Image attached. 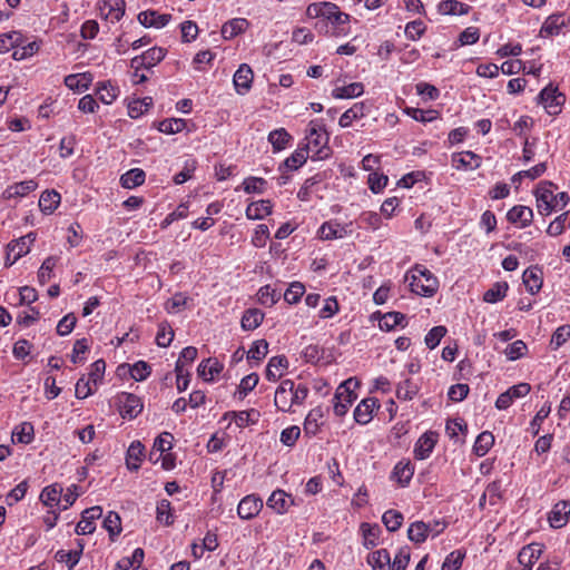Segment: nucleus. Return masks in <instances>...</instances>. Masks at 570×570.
I'll return each mask as SVG.
<instances>
[{
	"mask_svg": "<svg viewBox=\"0 0 570 570\" xmlns=\"http://www.w3.org/2000/svg\"><path fill=\"white\" fill-rule=\"evenodd\" d=\"M306 16L311 19H322L330 23L326 33L334 37H343L350 33V14L340 10L338 6L333 2H314L306 9Z\"/></svg>",
	"mask_w": 570,
	"mask_h": 570,
	"instance_id": "1",
	"label": "nucleus"
},
{
	"mask_svg": "<svg viewBox=\"0 0 570 570\" xmlns=\"http://www.w3.org/2000/svg\"><path fill=\"white\" fill-rule=\"evenodd\" d=\"M304 141L302 146L307 149L313 160H323L332 155L328 146L330 135L322 119H313L308 122Z\"/></svg>",
	"mask_w": 570,
	"mask_h": 570,
	"instance_id": "2",
	"label": "nucleus"
},
{
	"mask_svg": "<svg viewBox=\"0 0 570 570\" xmlns=\"http://www.w3.org/2000/svg\"><path fill=\"white\" fill-rule=\"evenodd\" d=\"M308 392L305 384H295L289 379L283 380L275 391L274 404L278 411L291 412L294 405L305 402Z\"/></svg>",
	"mask_w": 570,
	"mask_h": 570,
	"instance_id": "3",
	"label": "nucleus"
},
{
	"mask_svg": "<svg viewBox=\"0 0 570 570\" xmlns=\"http://www.w3.org/2000/svg\"><path fill=\"white\" fill-rule=\"evenodd\" d=\"M411 291L423 297H432L439 289V279L424 266H415L410 277Z\"/></svg>",
	"mask_w": 570,
	"mask_h": 570,
	"instance_id": "4",
	"label": "nucleus"
},
{
	"mask_svg": "<svg viewBox=\"0 0 570 570\" xmlns=\"http://www.w3.org/2000/svg\"><path fill=\"white\" fill-rule=\"evenodd\" d=\"M360 386V382L355 377H350L342 382L332 400L333 411L336 416H344L353 402L357 399L355 390Z\"/></svg>",
	"mask_w": 570,
	"mask_h": 570,
	"instance_id": "5",
	"label": "nucleus"
},
{
	"mask_svg": "<svg viewBox=\"0 0 570 570\" xmlns=\"http://www.w3.org/2000/svg\"><path fill=\"white\" fill-rule=\"evenodd\" d=\"M538 101L549 115L556 116L561 112L566 96L559 91L558 87L549 83L540 91Z\"/></svg>",
	"mask_w": 570,
	"mask_h": 570,
	"instance_id": "6",
	"label": "nucleus"
},
{
	"mask_svg": "<svg viewBox=\"0 0 570 570\" xmlns=\"http://www.w3.org/2000/svg\"><path fill=\"white\" fill-rule=\"evenodd\" d=\"M352 232V223L341 224L335 219H331L320 226L317 235L323 240H333L344 238L351 235Z\"/></svg>",
	"mask_w": 570,
	"mask_h": 570,
	"instance_id": "7",
	"label": "nucleus"
},
{
	"mask_svg": "<svg viewBox=\"0 0 570 570\" xmlns=\"http://www.w3.org/2000/svg\"><path fill=\"white\" fill-rule=\"evenodd\" d=\"M557 186L551 181H541L535 189L537 208L541 215H550L553 212V206L550 203L553 202V194Z\"/></svg>",
	"mask_w": 570,
	"mask_h": 570,
	"instance_id": "8",
	"label": "nucleus"
},
{
	"mask_svg": "<svg viewBox=\"0 0 570 570\" xmlns=\"http://www.w3.org/2000/svg\"><path fill=\"white\" fill-rule=\"evenodd\" d=\"M439 525V522H435V524L432 525L431 523H425L423 521H415L410 524L407 529V537L414 543H422L431 533L433 535H438L441 531H443L444 527L441 529H435Z\"/></svg>",
	"mask_w": 570,
	"mask_h": 570,
	"instance_id": "9",
	"label": "nucleus"
},
{
	"mask_svg": "<svg viewBox=\"0 0 570 570\" xmlns=\"http://www.w3.org/2000/svg\"><path fill=\"white\" fill-rule=\"evenodd\" d=\"M439 434L434 431L424 432L415 442L413 454L416 460H425L428 459L436 443H438Z\"/></svg>",
	"mask_w": 570,
	"mask_h": 570,
	"instance_id": "10",
	"label": "nucleus"
},
{
	"mask_svg": "<svg viewBox=\"0 0 570 570\" xmlns=\"http://www.w3.org/2000/svg\"><path fill=\"white\" fill-rule=\"evenodd\" d=\"M263 509V500L255 495V494H248L244 497L237 507V514L242 520H252Z\"/></svg>",
	"mask_w": 570,
	"mask_h": 570,
	"instance_id": "11",
	"label": "nucleus"
},
{
	"mask_svg": "<svg viewBox=\"0 0 570 570\" xmlns=\"http://www.w3.org/2000/svg\"><path fill=\"white\" fill-rule=\"evenodd\" d=\"M102 514V508L95 505L86 509L81 514V520L77 523L76 533L79 535L91 534L96 530L95 520Z\"/></svg>",
	"mask_w": 570,
	"mask_h": 570,
	"instance_id": "12",
	"label": "nucleus"
},
{
	"mask_svg": "<svg viewBox=\"0 0 570 570\" xmlns=\"http://www.w3.org/2000/svg\"><path fill=\"white\" fill-rule=\"evenodd\" d=\"M414 475V465L410 460L399 461L390 475V480L396 482L401 488H405L410 484Z\"/></svg>",
	"mask_w": 570,
	"mask_h": 570,
	"instance_id": "13",
	"label": "nucleus"
},
{
	"mask_svg": "<svg viewBox=\"0 0 570 570\" xmlns=\"http://www.w3.org/2000/svg\"><path fill=\"white\" fill-rule=\"evenodd\" d=\"M380 407L376 397H366L362 400L354 410V420L362 425L372 421L374 411Z\"/></svg>",
	"mask_w": 570,
	"mask_h": 570,
	"instance_id": "14",
	"label": "nucleus"
},
{
	"mask_svg": "<svg viewBox=\"0 0 570 570\" xmlns=\"http://www.w3.org/2000/svg\"><path fill=\"white\" fill-rule=\"evenodd\" d=\"M254 73L252 68L247 63H242L233 77L234 87L237 94H247L253 83Z\"/></svg>",
	"mask_w": 570,
	"mask_h": 570,
	"instance_id": "15",
	"label": "nucleus"
},
{
	"mask_svg": "<svg viewBox=\"0 0 570 570\" xmlns=\"http://www.w3.org/2000/svg\"><path fill=\"white\" fill-rule=\"evenodd\" d=\"M371 109V104L367 101L355 102L350 109L344 111L338 119V125L342 128L350 127L353 121L361 119L368 115Z\"/></svg>",
	"mask_w": 570,
	"mask_h": 570,
	"instance_id": "16",
	"label": "nucleus"
},
{
	"mask_svg": "<svg viewBox=\"0 0 570 570\" xmlns=\"http://www.w3.org/2000/svg\"><path fill=\"white\" fill-rule=\"evenodd\" d=\"M451 163L458 170H473L481 166V157L473 151L466 150L453 154Z\"/></svg>",
	"mask_w": 570,
	"mask_h": 570,
	"instance_id": "17",
	"label": "nucleus"
},
{
	"mask_svg": "<svg viewBox=\"0 0 570 570\" xmlns=\"http://www.w3.org/2000/svg\"><path fill=\"white\" fill-rule=\"evenodd\" d=\"M324 410L321 406L312 409L303 423L304 435L308 439L314 438L323 425Z\"/></svg>",
	"mask_w": 570,
	"mask_h": 570,
	"instance_id": "18",
	"label": "nucleus"
},
{
	"mask_svg": "<svg viewBox=\"0 0 570 570\" xmlns=\"http://www.w3.org/2000/svg\"><path fill=\"white\" fill-rule=\"evenodd\" d=\"M569 515L570 502L562 500L553 505L552 510L549 513L548 521L552 528L560 529L568 523Z\"/></svg>",
	"mask_w": 570,
	"mask_h": 570,
	"instance_id": "19",
	"label": "nucleus"
},
{
	"mask_svg": "<svg viewBox=\"0 0 570 570\" xmlns=\"http://www.w3.org/2000/svg\"><path fill=\"white\" fill-rule=\"evenodd\" d=\"M569 18L564 13H554L549 16L543 22L540 35L541 37H552L561 32L562 28L567 27Z\"/></svg>",
	"mask_w": 570,
	"mask_h": 570,
	"instance_id": "20",
	"label": "nucleus"
},
{
	"mask_svg": "<svg viewBox=\"0 0 570 570\" xmlns=\"http://www.w3.org/2000/svg\"><path fill=\"white\" fill-rule=\"evenodd\" d=\"M267 507L274 510L277 514H284L294 504V499L283 490H275L272 492L266 502Z\"/></svg>",
	"mask_w": 570,
	"mask_h": 570,
	"instance_id": "21",
	"label": "nucleus"
},
{
	"mask_svg": "<svg viewBox=\"0 0 570 570\" xmlns=\"http://www.w3.org/2000/svg\"><path fill=\"white\" fill-rule=\"evenodd\" d=\"M137 19L145 28L160 29L171 20V14L158 13L156 10H146L140 12Z\"/></svg>",
	"mask_w": 570,
	"mask_h": 570,
	"instance_id": "22",
	"label": "nucleus"
},
{
	"mask_svg": "<svg viewBox=\"0 0 570 570\" xmlns=\"http://www.w3.org/2000/svg\"><path fill=\"white\" fill-rule=\"evenodd\" d=\"M36 233L30 232L27 235L10 242L7 245V249L13 253L12 262H17L22 256L27 255L30 252L31 245L36 240Z\"/></svg>",
	"mask_w": 570,
	"mask_h": 570,
	"instance_id": "23",
	"label": "nucleus"
},
{
	"mask_svg": "<svg viewBox=\"0 0 570 570\" xmlns=\"http://www.w3.org/2000/svg\"><path fill=\"white\" fill-rule=\"evenodd\" d=\"M507 219L520 228L529 226L533 219V212L530 207L523 205L513 206L507 213Z\"/></svg>",
	"mask_w": 570,
	"mask_h": 570,
	"instance_id": "24",
	"label": "nucleus"
},
{
	"mask_svg": "<svg viewBox=\"0 0 570 570\" xmlns=\"http://www.w3.org/2000/svg\"><path fill=\"white\" fill-rule=\"evenodd\" d=\"M101 17L111 23L118 22L125 14L124 0H106L100 7Z\"/></svg>",
	"mask_w": 570,
	"mask_h": 570,
	"instance_id": "25",
	"label": "nucleus"
},
{
	"mask_svg": "<svg viewBox=\"0 0 570 570\" xmlns=\"http://www.w3.org/2000/svg\"><path fill=\"white\" fill-rule=\"evenodd\" d=\"M288 368V360L284 355H277L269 358L266 366L265 376L271 382H276Z\"/></svg>",
	"mask_w": 570,
	"mask_h": 570,
	"instance_id": "26",
	"label": "nucleus"
},
{
	"mask_svg": "<svg viewBox=\"0 0 570 570\" xmlns=\"http://www.w3.org/2000/svg\"><path fill=\"white\" fill-rule=\"evenodd\" d=\"M120 402V414L122 417L134 419L142 411L141 400L135 394L126 393Z\"/></svg>",
	"mask_w": 570,
	"mask_h": 570,
	"instance_id": "27",
	"label": "nucleus"
},
{
	"mask_svg": "<svg viewBox=\"0 0 570 570\" xmlns=\"http://www.w3.org/2000/svg\"><path fill=\"white\" fill-rule=\"evenodd\" d=\"M224 368L223 363H220L217 358H207L199 363L197 367L198 375L204 379L206 382L214 381L215 376H217Z\"/></svg>",
	"mask_w": 570,
	"mask_h": 570,
	"instance_id": "28",
	"label": "nucleus"
},
{
	"mask_svg": "<svg viewBox=\"0 0 570 570\" xmlns=\"http://www.w3.org/2000/svg\"><path fill=\"white\" fill-rule=\"evenodd\" d=\"M273 204L268 199H261L250 203L246 208V217L252 220H259L271 215Z\"/></svg>",
	"mask_w": 570,
	"mask_h": 570,
	"instance_id": "29",
	"label": "nucleus"
},
{
	"mask_svg": "<svg viewBox=\"0 0 570 570\" xmlns=\"http://www.w3.org/2000/svg\"><path fill=\"white\" fill-rule=\"evenodd\" d=\"M523 284L527 291L534 295L539 293L542 287V272L538 267H529L522 275Z\"/></svg>",
	"mask_w": 570,
	"mask_h": 570,
	"instance_id": "30",
	"label": "nucleus"
},
{
	"mask_svg": "<svg viewBox=\"0 0 570 570\" xmlns=\"http://www.w3.org/2000/svg\"><path fill=\"white\" fill-rule=\"evenodd\" d=\"M145 446L140 441H134L126 453V465L130 471H137L144 458Z\"/></svg>",
	"mask_w": 570,
	"mask_h": 570,
	"instance_id": "31",
	"label": "nucleus"
},
{
	"mask_svg": "<svg viewBox=\"0 0 570 570\" xmlns=\"http://www.w3.org/2000/svg\"><path fill=\"white\" fill-rule=\"evenodd\" d=\"M92 75L90 72L75 73L68 75L65 78V85L75 91H85L87 90L92 82Z\"/></svg>",
	"mask_w": 570,
	"mask_h": 570,
	"instance_id": "32",
	"label": "nucleus"
},
{
	"mask_svg": "<svg viewBox=\"0 0 570 570\" xmlns=\"http://www.w3.org/2000/svg\"><path fill=\"white\" fill-rule=\"evenodd\" d=\"M372 570H391V556L386 549H379L367 556Z\"/></svg>",
	"mask_w": 570,
	"mask_h": 570,
	"instance_id": "33",
	"label": "nucleus"
},
{
	"mask_svg": "<svg viewBox=\"0 0 570 570\" xmlns=\"http://www.w3.org/2000/svg\"><path fill=\"white\" fill-rule=\"evenodd\" d=\"M96 94L102 104L110 105L117 99L120 90L117 86L112 85V82L108 80L98 82Z\"/></svg>",
	"mask_w": 570,
	"mask_h": 570,
	"instance_id": "34",
	"label": "nucleus"
},
{
	"mask_svg": "<svg viewBox=\"0 0 570 570\" xmlns=\"http://www.w3.org/2000/svg\"><path fill=\"white\" fill-rule=\"evenodd\" d=\"M308 157H311V155L307 149L299 145L298 148L279 166V170L283 168L296 170L306 163Z\"/></svg>",
	"mask_w": 570,
	"mask_h": 570,
	"instance_id": "35",
	"label": "nucleus"
},
{
	"mask_svg": "<svg viewBox=\"0 0 570 570\" xmlns=\"http://www.w3.org/2000/svg\"><path fill=\"white\" fill-rule=\"evenodd\" d=\"M471 7L466 3L460 2L458 0H443L438 6V11L441 14H451V16H464L468 14Z\"/></svg>",
	"mask_w": 570,
	"mask_h": 570,
	"instance_id": "36",
	"label": "nucleus"
},
{
	"mask_svg": "<svg viewBox=\"0 0 570 570\" xmlns=\"http://www.w3.org/2000/svg\"><path fill=\"white\" fill-rule=\"evenodd\" d=\"M248 21L244 18H234L223 24L222 36L224 39H233L243 33L248 28Z\"/></svg>",
	"mask_w": 570,
	"mask_h": 570,
	"instance_id": "37",
	"label": "nucleus"
},
{
	"mask_svg": "<svg viewBox=\"0 0 570 570\" xmlns=\"http://www.w3.org/2000/svg\"><path fill=\"white\" fill-rule=\"evenodd\" d=\"M364 92V85L362 82H352L346 86L336 87L332 91L335 99H351L362 96Z\"/></svg>",
	"mask_w": 570,
	"mask_h": 570,
	"instance_id": "38",
	"label": "nucleus"
},
{
	"mask_svg": "<svg viewBox=\"0 0 570 570\" xmlns=\"http://www.w3.org/2000/svg\"><path fill=\"white\" fill-rule=\"evenodd\" d=\"M146 174L140 168H132L120 177V184L126 189H132L145 183Z\"/></svg>",
	"mask_w": 570,
	"mask_h": 570,
	"instance_id": "39",
	"label": "nucleus"
},
{
	"mask_svg": "<svg viewBox=\"0 0 570 570\" xmlns=\"http://www.w3.org/2000/svg\"><path fill=\"white\" fill-rule=\"evenodd\" d=\"M406 317L404 314L400 312H389L385 313L379 321V327L382 331H392L396 326L404 327L406 325Z\"/></svg>",
	"mask_w": 570,
	"mask_h": 570,
	"instance_id": "40",
	"label": "nucleus"
},
{
	"mask_svg": "<svg viewBox=\"0 0 570 570\" xmlns=\"http://www.w3.org/2000/svg\"><path fill=\"white\" fill-rule=\"evenodd\" d=\"M61 196L56 190H45L39 198V207L42 213L51 214L59 206Z\"/></svg>",
	"mask_w": 570,
	"mask_h": 570,
	"instance_id": "41",
	"label": "nucleus"
},
{
	"mask_svg": "<svg viewBox=\"0 0 570 570\" xmlns=\"http://www.w3.org/2000/svg\"><path fill=\"white\" fill-rule=\"evenodd\" d=\"M61 492H62V488L60 485H58V484L48 485L42 490V492L40 494V500L47 507H50V508H53L56 505L60 507Z\"/></svg>",
	"mask_w": 570,
	"mask_h": 570,
	"instance_id": "42",
	"label": "nucleus"
},
{
	"mask_svg": "<svg viewBox=\"0 0 570 570\" xmlns=\"http://www.w3.org/2000/svg\"><path fill=\"white\" fill-rule=\"evenodd\" d=\"M264 320V313L258 308H249L245 311L242 317V328L244 331H254Z\"/></svg>",
	"mask_w": 570,
	"mask_h": 570,
	"instance_id": "43",
	"label": "nucleus"
},
{
	"mask_svg": "<svg viewBox=\"0 0 570 570\" xmlns=\"http://www.w3.org/2000/svg\"><path fill=\"white\" fill-rule=\"evenodd\" d=\"M35 438L33 425L30 422H22L17 425L12 432V441L22 444H29Z\"/></svg>",
	"mask_w": 570,
	"mask_h": 570,
	"instance_id": "44",
	"label": "nucleus"
},
{
	"mask_svg": "<svg viewBox=\"0 0 570 570\" xmlns=\"http://www.w3.org/2000/svg\"><path fill=\"white\" fill-rule=\"evenodd\" d=\"M363 544L366 549H372L379 543L381 528L379 524L362 523Z\"/></svg>",
	"mask_w": 570,
	"mask_h": 570,
	"instance_id": "45",
	"label": "nucleus"
},
{
	"mask_svg": "<svg viewBox=\"0 0 570 570\" xmlns=\"http://www.w3.org/2000/svg\"><path fill=\"white\" fill-rule=\"evenodd\" d=\"M173 434L169 432H163L160 435H158L154 441L150 460H153L155 452L159 453V455L155 459V462H157L164 453L170 451L173 448Z\"/></svg>",
	"mask_w": 570,
	"mask_h": 570,
	"instance_id": "46",
	"label": "nucleus"
},
{
	"mask_svg": "<svg viewBox=\"0 0 570 570\" xmlns=\"http://www.w3.org/2000/svg\"><path fill=\"white\" fill-rule=\"evenodd\" d=\"M292 136L285 128L274 129L268 134V141L273 146L274 151H281L287 147Z\"/></svg>",
	"mask_w": 570,
	"mask_h": 570,
	"instance_id": "47",
	"label": "nucleus"
},
{
	"mask_svg": "<svg viewBox=\"0 0 570 570\" xmlns=\"http://www.w3.org/2000/svg\"><path fill=\"white\" fill-rule=\"evenodd\" d=\"M494 444V436L491 432L480 433L473 444V452L476 456H484Z\"/></svg>",
	"mask_w": 570,
	"mask_h": 570,
	"instance_id": "48",
	"label": "nucleus"
},
{
	"mask_svg": "<svg viewBox=\"0 0 570 570\" xmlns=\"http://www.w3.org/2000/svg\"><path fill=\"white\" fill-rule=\"evenodd\" d=\"M404 112L412 119L423 124L432 122L440 117L439 111L434 109L423 110L420 108L406 107Z\"/></svg>",
	"mask_w": 570,
	"mask_h": 570,
	"instance_id": "49",
	"label": "nucleus"
},
{
	"mask_svg": "<svg viewBox=\"0 0 570 570\" xmlns=\"http://www.w3.org/2000/svg\"><path fill=\"white\" fill-rule=\"evenodd\" d=\"M58 261V256H49L42 262L38 271V281L41 285L47 284L53 277V268Z\"/></svg>",
	"mask_w": 570,
	"mask_h": 570,
	"instance_id": "50",
	"label": "nucleus"
},
{
	"mask_svg": "<svg viewBox=\"0 0 570 570\" xmlns=\"http://www.w3.org/2000/svg\"><path fill=\"white\" fill-rule=\"evenodd\" d=\"M153 106V98L145 97L142 99H136L128 104V116L132 119H137L142 116Z\"/></svg>",
	"mask_w": 570,
	"mask_h": 570,
	"instance_id": "51",
	"label": "nucleus"
},
{
	"mask_svg": "<svg viewBox=\"0 0 570 570\" xmlns=\"http://www.w3.org/2000/svg\"><path fill=\"white\" fill-rule=\"evenodd\" d=\"M508 288L509 286L505 282L495 283L484 293L483 301L491 304L498 303L507 296Z\"/></svg>",
	"mask_w": 570,
	"mask_h": 570,
	"instance_id": "52",
	"label": "nucleus"
},
{
	"mask_svg": "<svg viewBox=\"0 0 570 570\" xmlns=\"http://www.w3.org/2000/svg\"><path fill=\"white\" fill-rule=\"evenodd\" d=\"M22 42V35L18 31H11L0 35V53H6L20 46Z\"/></svg>",
	"mask_w": 570,
	"mask_h": 570,
	"instance_id": "53",
	"label": "nucleus"
},
{
	"mask_svg": "<svg viewBox=\"0 0 570 570\" xmlns=\"http://www.w3.org/2000/svg\"><path fill=\"white\" fill-rule=\"evenodd\" d=\"M419 393V386L410 379L404 380L397 385L396 397L403 401H411Z\"/></svg>",
	"mask_w": 570,
	"mask_h": 570,
	"instance_id": "54",
	"label": "nucleus"
},
{
	"mask_svg": "<svg viewBox=\"0 0 570 570\" xmlns=\"http://www.w3.org/2000/svg\"><path fill=\"white\" fill-rule=\"evenodd\" d=\"M186 127V120L180 118L164 119L158 122L157 129L160 132L171 135L184 130Z\"/></svg>",
	"mask_w": 570,
	"mask_h": 570,
	"instance_id": "55",
	"label": "nucleus"
},
{
	"mask_svg": "<svg viewBox=\"0 0 570 570\" xmlns=\"http://www.w3.org/2000/svg\"><path fill=\"white\" fill-rule=\"evenodd\" d=\"M104 528L108 531L109 537L114 540L121 532V520L117 512L109 511L104 519Z\"/></svg>",
	"mask_w": 570,
	"mask_h": 570,
	"instance_id": "56",
	"label": "nucleus"
},
{
	"mask_svg": "<svg viewBox=\"0 0 570 570\" xmlns=\"http://www.w3.org/2000/svg\"><path fill=\"white\" fill-rule=\"evenodd\" d=\"M156 518H157V521H159L160 523H164L166 525H170L174 523V514L171 511V504L168 500L164 499L157 503Z\"/></svg>",
	"mask_w": 570,
	"mask_h": 570,
	"instance_id": "57",
	"label": "nucleus"
},
{
	"mask_svg": "<svg viewBox=\"0 0 570 570\" xmlns=\"http://www.w3.org/2000/svg\"><path fill=\"white\" fill-rule=\"evenodd\" d=\"M174 335L170 324L168 322H161L158 325L156 344L160 347H167L173 342Z\"/></svg>",
	"mask_w": 570,
	"mask_h": 570,
	"instance_id": "58",
	"label": "nucleus"
},
{
	"mask_svg": "<svg viewBox=\"0 0 570 570\" xmlns=\"http://www.w3.org/2000/svg\"><path fill=\"white\" fill-rule=\"evenodd\" d=\"M167 50L161 47H153L145 52V69H150L159 63L166 57Z\"/></svg>",
	"mask_w": 570,
	"mask_h": 570,
	"instance_id": "59",
	"label": "nucleus"
},
{
	"mask_svg": "<svg viewBox=\"0 0 570 570\" xmlns=\"http://www.w3.org/2000/svg\"><path fill=\"white\" fill-rule=\"evenodd\" d=\"M465 552L461 549H456L450 552L442 563L441 570H459L462 567Z\"/></svg>",
	"mask_w": 570,
	"mask_h": 570,
	"instance_id": "60",
	"label": "nucleus"
},
{
	"mask_svg": "<svg viewBox=\"0 0 570 570\" xmlns=\"http://www.w3.org/2000/svg\"><path fill=\"white\" fill-rule=\"evenodd\" d=\"M570 338V325L559 326L552 334L550 340L551 350L557 351Z\"/></svg>",
	"mask_w": 570,
	"mask_h": 570,
	"instance_id": "61",
	"label": "nucleus"
},
{
	"mask_svg": "<svg viewBox=\"0 0 570 570\" xmlns=\"http://www.w3.org/2000/svg\"><path fill=\"white\" fill-rule=\"evenodd\" d=\"M382 521L390 532H394L401 528L403 514L396 510H387L384 512Z\"/></svg>",
	"mask_w": 570,
	"mask_h": 570,
	"instance_id": "62",
	"label": "nucleus"
},
{
	"mask_svg": "<svg viewBox=\"0 0 570 570\" xmlns=\"http://www.w3.org/2000/svg\"><path fill=\"white\" fill-rule=\"evenodd\" d=\"M188 297L183 294V293H176L175 295H173L170 298H168L165 303V309L169 313V314H177L179 313L183 308L186 307L187 305V302H188Z\"/></svg>",
	"mask_w": 570,
	"mask_h": 570,
	"instance_id": "63",
	"label": "nucleus"
},
{
	"mask_svg": "<svg viewBox=\"0 0 570 570\" xmlns=\"http://www.w3.org/2000/svg\"><path fill=\"white\" fill-rule=\"evenodd\" d=\"M411 559V552L409 547H402L399 549L397 553L394 556L393 561H391V570H405L409 566Z\"/></svg>",
	"mask_w": 570,
	"mask_h": 570,
	"instance_id": "64",
	"label": "nucleus"
}]
</instances>
